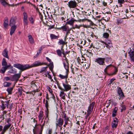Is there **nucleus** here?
I'll return each instance as SVG.
<instances>
[{
  "mask_svg": "<svg viewBox=\"0 0 134 134\" xmlns=\"http://www.w3.org/2000/svg\"><path fill=\"white\" fill-rule=\"evenodd\" d=\"M121 107L122 108L121 109V112H122L123 110H126V107L125 105L121 104Z\"/></svg>",
  "mask_w": 134,
  "mask_h": 134,
  "instance_id": "864d4df0",
  "label": "nucleus"
},
{
  "mask_svg": "<svg viewBox=\"0 0 134 134\" xmlns=\"http://www.w3.org/2000/svg\"><path fill=\"white\" fill-rule=\"evenodd\" d=\"M69 68H68L67 69H65L66 70V75H63L60 74H59V77L62 79H67L68 77V72H69Z\"/></svg>",
  "mask_w": 134,
  "mask_h": 134,
  "instance_id": "dca6fc26",
  "label": "nucleus"
},
{
  "mask_svg": "<svg viewBox=\"0 0 134 134\" xmlns=\"http://www.w3.org/2000/svg\"><path fill=\"white\" fill-rule=\"evenodd\" d=\"M11 125V124H9V123L8 124L5 125L3 127V130L6 131L10 127Z\"/></svg>",
  "mask_w": 134,
  "mask_h": 134,
  "instance_id": "bb28decb",
  "label": "nucleus"
},
{
  "mask_svg": "<svg viewBox=\"0 0 134 134\" xmlns=\"http://www.w3.org/2000/svg\"><path fill=\"white\" fill-rule=\"evenodd\" d=\"M10 101V100H9L4 101L0 100V106L2 110H4L6 107L7 108H8V105Z\"/></svg>",
  "mask_w": 134,
  "mask_h": 134,
  "instance_id": "7ed1b4c3",
  "label": "nucleus"
},
{
  "mask_svg": "<svg viewBox=\"0 0 134 134\" xmlns=\"http://www.w3.org/2000/svg\"><path fill=\"white\" fill-rule=\"evenodd\" d=\"M43 111H40L39 112V115L38 116V117L39 120H41L42 118H43Z\"/></svg>",
  "mask_w": 134,
  "mask_h": 134,
  "instance_id": "412c9836",
  "label": "nucleus"
},
{
  "mask_svg": "<svg viewBox=\"0 0 134 134\" xmlns=\"http://www.w3.org/2000/svg\"><path fill=\"white\" fill-rule=\"evenodd\" d=\"M50 37L51 40L58 39L59 37V35H58L57 36H56L54 34H51L50 35Z\"/></svg>",
  "mask_w": 134,
  "mask_h": 134,
  "instance_id": "aec40b11",
  "label": "nucleus"
},
{
  "mask_svg": "<svg viewBox=\"0 0 134 134\" xmlns=\"http://www.w3.org/2000/svg\"><path fill=\"white\" fill-rule=\"evenodd\" d=\"M11 85V83L10 82H4L3 85L4 87H8L10 86Z\"/></svg>",
  "mask_w": 134,
  "mask_h": 134,
  "instance_id": "49530a36",
  "label": "nucleus"
},
{
  "mask_svg": "<svg viewBox=\"0 0 134 134\" xmlns=\"http://www.w3.org/2000/svg\"><path fill=\"white\" fill-rule=\"evenodd\" d=\"M45 124L44 123H43L42 125L40 124V126L41 127V128L40 130L39 134H42V132L44 126L45 125Z\"/></svg>",
  "mask_w": 134,
  "mask_h": 134,
  "instance_id": "473e14b6",
  "label": "nucleus"
},
{
  "mask_svg": "<svg viewBox=\"0 0 134 134\" xmlns=\"http://www.w3.org/2000/svg\"><path fill=\"white\" fill-rule=\"evenodd\" d=\"M2 65L3 66H5L7 64V63L6 61V59L5 58H3V59L2 62Z\"/></svg>",
  "mask_w": 134,
  "mask_h": 134,
  "instance_id": "f704fd0d",
  "label": "nucleus"
},
{
  "mask_svg": "<svg viewBox=\"0 0 134 134\" xmlns=\"http://www.w3.org/2000/svg\"><path fill=\"white\" fill-rule=\"evenodd\" d=\"M8 72L11 74H15L16 73V71L13 70V67L12 66L10 67V70Z\"/></svg>",
  "mask_w": 134,
  "mask_h": 134,
  "instance_id": "4c0bfd02",
  "label": "nucleus"
},
{
  "mask_svg": "<svg viewBox=\"0 0 134 134\" xmlns=\"http://www.w3.org/2000/svg\"><path fill=\"white\" fill-rule=\"evenodd\" d=\"M109 36V34L105 32L103 33V37L104 38H106V39L108 38Z\"/></svg>",
  "mask_w": 134,
  "mask_h": 134,
  "instance_id": "79ce46f5",
  "label": "nucleus"
},
{
  "mask_svg": "<svg viewBox=\"0 0 134 134\" xmlns=\"http://www.w3.org/2000/svg\"><path fill=\"white\" fill-rule=\"evenodd\" d=\"M46 110L45 111V115L46 117L45 118V119H47V121H46V123L48 122V120H49V118H48V114L49 113V109L48 108L46 109Z\"/></svg>",
  "mask_w": 134,
  "mask_h": 134,
  "instance_id": "5701e85b",
  "label": "nucleus"
},
{
  "mask_svg": "<svg viewBox=\"0 0 134 134\" xmlns=\"http://www.w3.org/2000/svg\"><path fill=\"white\" fill-rule=\"evenodd\" d=\"M120 15V12L119 10L116 11V12H115V11L114 12L113 15H114L115 17L118 16L119 15Z\"/></svg>",
  "mask_w": 134,
  "mask_h": 134,
  "instance_id": "8fccbe9b",
  "label": "nucleus"
},
{
  "mask_svg": "<svg viewBox=\"0 0 134 134\" xmlns=\"http://www.w3.org/2000/svg\"><path fill=\"white\" fill-rule=\"evenodd\" d=\"M56 52L57 55L61 57L62 56V52L60 49H58L56 51Z\"/></svg>",
  "mask_w": 134,
  "mask_h": 134,
  "instance_id": "3c124183",
  "label": "nucleus"
},
{
  "mask_svg": "<svg viewBox=\"0 0 134 134\" xmlns=\"http://www.w3.org/2000/svg\"><path fill=\"white\" fill-rule=\"evenodd\" d=\"M105 59L101 58H98L96 59L95 61L100 65H104Z\"/></svg>",
  "mask_w": 134,
  "mask_h": 134,
  "instance_id": "0eeeda50",
  "label": "nucleus"
},
{
  "mask_svg": "<svg viewBox=\"0 0 134 134\" xmlns=\"http://www.w3.org/2000/svg\"><path fill=\"white\" fill-rule=\"evenodd\" d=\"M124 21L122 19L118 18L117 20V24L118 25L120 24Z\"/></svg>",
  "mask_w": 134,
  "mask_h": 134,
  "instance_id": "c9c22d12",
  "label": "nucleus"
},
{
  "mask_svg": "<svg viewBox=\"0 0 134 134\" xmlns=\"http://www.w3.org/2000/svg\"><path fill=\"white\" fill-rule=\"evenodd\" d=\"M20 71L19 72V74H15L13 76L11 79L12 81H17L19 79L20 77L21 72L22 71L21 70H20Z\"/></svg>",
  "mask_w": 134,
  "mask_h": 134,
  "instance_id": "423d86ee",
  "label": "nucleus"
},
{
  "mask_svg": "<svg viewBox=\"0 0 134 134\" xmlns=\"http://www.w3.org/2000/svg\"><path fill=\"white\" fill-rule=\"evenodd\" d=\"M112 66L111 64H110L107 66L104 69V71L105 74L108 75L109 74L107 72V70L109 69Z\"/></svg>",
  "mask_w": 134,
  "mask_h": 134,
  "instance_id": "c756f323",
  "label": "nucleus"
},
{
  "mask_svg": "<svg viewBox=\"0 0 134 134\" xmlns=\"http://www.w3.org/2000/svg\"><path fill=\"white\" fill-rule=\"evenodd\" d=\"M23 90L22 88L21 87H20L18 89V93L20 96L22 95V91Z\"/></svg>",
  "mask_w": 134,
  "mask_h": 134,
  "instance_id": "a19ab883",
  "label": "nucleus"
},
{
  "mask_svg": "<svg viewBox=\"0 0 134 134\" xmlns=\"http://www.w3.org/2000/svg\"><path fill=\"white\" fill-rule=\"evenodd\" d=\"M117 93L119 96L121 97L125 96L124 93L120 87H118Z\"/></svg>",
  "mask_w": 134,
  "mask_h": 134,
  "instance_id": "4468645a",
  "label": "nucleus"
},
{
  "mask_svg": "<svg viewBox=\"0 0 134 134\" xmlns=\"http://www.w3.org/2000/svg\"><path fill=\"white\" fill-rule=\"evenodd\" d=\"M48 68V66L42 68L41 69V70L40 72V73H42V74H43V73L45 72L46 71H47V69Z\"/></svg>",
  "mask_w": 134,
  "mask_h": 134,
  "instance_id": "a878e982",
  "label": "nucleus"
},
{
  "mask_svg": "<svg viewBox=\"0 0 134 134\" xmlns=\"http://www.w3.org/2000/svg\"><path fill=\"white\" fill-rule=\"evenodd\" d=\"M63 116L62 117L63 118H64V119H66V118H69L67 116L66 114H65V113L63 112Z\"/></svg>",
  "mask_w": 134,
  "mask_h": 134,
  "instance_id": "bf43d9fd",
  "label": "nucleus"
},
{
  "mask_svg": "<svg viewBox=\"0 0 134 134\" xmlns=\"http://www.w3.org/2000/svg\"><path fill=\"white\" fill-rule=\"evenodd\" d=\"M7 69L5 66H3L1 69V73L2 74L4 73Z\"/></svg>",
  "mask_w": 134,
  "mask_h": 134,
  "instance_id": "09e8293b",
  "label": "nucleus"
},
{
  "mask_svg": "<svg viewBox=\"0 0 134 134\" xmlns=\"http://www.w3.org/2000/svg\"><path fill=\"white\" fill-rule=\"evenodd\" d=\"M58 88L63 91V88L60 86L59 84L58 83L57 84Z\"/></svg>",
  "mask_w": 134,
  "mask_h": 134,
  "instance_id": "680f3d73",
  "label": "nucleus"
},
{
  "mask_svg": "<svg viewBox=\"0 0 134 134\" xmlns=\"http://www.w3.org/2000/svg\"><path fill=\"white\" fill-rule=\"evenodd\" d=\"M113 66L115 68V70L114 71L112 74H109L108 75H109L112 76L113 75H115L116 74V73L118 72V69L116 68L114 66Z\"/></svg>",
  "mask_w": 134,
  "mask_h": 134,
  "instance_id": "ea45409f",
  "label": "nucleus"
},
{
  "mask_svg": "<svg viewBox=\"0 0 134 134\" xmlns=\"http://www.w3.org/2000/svg\"><path fill=\"white\" fill-rule=\"evenodd\" d=\"M45 107L46 109L48 108L49 105L48 101L47 100H46V103H45Z\"/></svg>",
  "mask_w": 134,
  "mask_h": 134,
  "instance_id": "13d9d810",
  "label": "nucleus"
},
{
  "mask_svg": "<svg viewBox=\"0 0 134 134\" xmlns=\"http://www.w3.org/2000/svg\"><path fill=\"white\" fill-rule=\"evenodd\" d=\"M29 20L31 23L32 24H34V18L33 17H30L29 18Z\"/></svg>",
  "mask_w": 134,
  "mask_h": 134,
  "instance_id": "603ef678",
  "label": "nucleus"
},
{
  "mask_svg": "<svg viewBox=\"0 0 134 134\" xmlns=\"http://www.w3.org/2000/svg\"><path fill=\"white\" fill-rule=\"evenodd\" d=\"M71 72L73 74H75V73H77V72L78 69L76 67H75L74 68H72L71 67Z\"/></svg>",
  "mask_w": 134,
  "mask_h": 134,
  "instance_id": "393cba45",
  "label": "nucleus"
},
{
  "mask_svg": "<svg viewBox=\"0 0 134 134\" xmlns=\"http://www.w3.org/2000/svg\"><path fill=\"white\" fill-rule=\"evenodd\" d=\"M60 96L61 97V98L63 99H65V94L63 91H62L60 92Z\"/></svg>",
  "mask_w": 134,
  "mask_h": 134,
  "instance_id": "c85d7f7f",
  "label": "nucleus"
},
{
  "mask_svg": "<svg viewBox=\"0 0 134 134\" xmlns=\"http://www.w3.org/2000/svg\"><path fill=\"white\" fill-rule=\"evenodd\" d=\"M39 126H40V124H37L36 123L35 125V128L33 129L34 134H37L36 132L38 131L39 129Z\"/></svg>",
  "mask_w": 134,
  "mask_h": 134,
  "instance_id": "a211bd4d",
  "label": "nucleus"
},
{
  "mask_svg": "<svg viewBox=\"0 0 134 134\" xmlns=\"http://www.w3.org/2000/svg\"><path fill=\"white\" fill-rule=\"evenodd\" d=\"M23 21L24 25V26L27 25L29 23L28 19H23Z\"/></svg>",
  "mask_w": 134,
  "mask_h": 134,
  "instance_id": "c03bdc74",
  "label": "nucleus"
},
{
  "mask_svg": "<svg viewBox=\"0 0 134 134\" xmlns=\"http://www.w3.org/2000/svg\"><path fill=\"white\" fill-rule=\"evenodd\" d=\"M46 59L49 62L51 63V60L48 57H46Z\"/></svg>",
  "mask_w": 134,
  "mask_h": 134,
  "instance_id": "338daca9",
  "label": "nucleus"
},
{
  "mask_svg": "<svg viewBox=\"0 0 134 134\" xmlns=\"http://www.w3.org/2000/svg\"><path fill=\"white\" fill-rule=\"evenodd\" d=\"M47 75H48V77L50 79H52V77L50 75L49 73L47 72Z\"/></svg>",
  "mask_w": 134,
  "mask_h": 134,
  "instance_id": "0e129e2a",
  "label": "nucleus"
},
{
  "mask_svg": "<svg viewBox=\"0 0 134 134\" xmlns=\"http://www.w3.org/2000/svg\"><path fill=\"white\" fill-rule=\"evenodd\" d=\"M23 19H28V16L26 12H24L23 13Z\"/></svg>",
  "mask_w": 134,
  "mask_h": 134,
  "instance_id": "58836bf2",
  "label": "nucleus"
},
{
  "mask_svg": "<svg viewBox=\"0 0 134 134\" xmlns=\"http://www.w3.org/2000/svg\"><path fill=\"white\" fill-rule=\"evenodd\" d=\"M130 57L131 61L134 62V51H133L130 48V50L128 52Z\"/></svg>",
  "mask_w": 134,
  "mask_h": 134,
  "instance_id": "1a4fd4ad",
  "label": "nucleus"
},
{
  "mask_svg": "<svg viewBox=\"0 0 134 134\" xmlns=\"http://www.w3.org/2000/svg\"><path fill=\"white\" fill-rule=\"evenodd\" d=\"M16 19L17 18L16 16L12 17L9 21V25L11 26L12 25H15Z\"/></svg>",
  "mask_w": 134,
  "mask_h": 134,
  "instance_id": "9b49d317",
  "label": "nucleus"
},
{
  "mask_svg": "<svg viewBox=\"0 0 134 134\" xmlns=\"http://www.w3.org/2000/svg\"><path fill=\"white\" fill-rule=\"evenodd\" d=\"M82 14H85L86 15H89V14H88L87 12V10L86 11H84L82 12Z\"/></svg>",
  "mask_w": 134,
  "mask_h": 134,
  "instance_id": "052dcab7",
  "label": "nucleus"
},
{
  "mask_svg": "<svg viewBox=\"0 0 134 134\" xmlns=\"http://www.w3.org/2000/svg\"><path fill=\"white\" fill-rule=\"evenodd\" d=\"M13 89V87H9L7 88L6 91L8 92V94H11L12 93V91Z\"/></svg>",
  "mask_w": 134,
  "mask_h": 134,
  "instance_id": "72a5a7b5",
  "label": "nucleus"
},
{
  "mask_svg": "<svg viewBox=\"0 0 134 134\" xmlns=\"http://www.w3.org/2000/svg\"><path fill=\"white\" fill-rule=\"evenodd\" d=\"M102 42L104 43L105 44H110L111 43V40H109L107 39L105 40V42L102 41Z\"/></svg>",
  "mask_w": 134,
  "mask_h": 134,
  "instance_id": "e433bc0d",
  "label": "nucleus"
},
{
  "mask_svg": "<svg viewBox=\"0 0 134 134\" xmlns=\"http://www.w3.org/2000/svg\"><path fill=\"white\" fill-rule=\"evenodd\" d=\"M48 66H49L50 70L51 71L53 72V69L54 67L53 62H52L50 63L48 65Z\"/></svg>",
  "mask_w": 134,
  "mask_h": 134,
  "instance_id": "7c9ffc66",
  "label": "nucleus"
},
{
  "mask_svg": "<svg viewBox=\"0 0 134 134\" xmlns=\"http://www.w3.org/2000/svg\"><path fill=\"white\" fill-rule=\"evenodd\" d=\"M125 1L126 2V0L125 1L124 0H118V3L121 5L124 3Z\"/></svg>",
  "mask_w": 134,
  "mask_h": 134,
  "instance_id": "5fc2aeb1",
  "label": "nucleus"
},
{
  "mask_svg": "<svg viewBox=\"0 0 134 134\" xmlns=\"http://www.w3.org/2000/svg\"><path fill=\"white\" fill-rule=\"evenodd\" d=\"M47 89L48 90L49 92L51 93L52 94V89L49 86H47Z\"/></svg>",
  "mask_w": 134,
  "mask_h": 134,
  "instance_id": "4d7b16f0",
  "label": "nucleus"
},
{
  "mask_svg": "<svg viewBox=\"0 0 134 134\" xmlns=\"http://www.w3.org/2000/svg\"><path fill=\"white\" fill-rule=\"evenodd\" d=\"M115 80V79L114 78H113L111 79L110 80V82L108 84V85L109 86H111V84H113L114 83V82H113V81Z\"/></svg>",
  "mask_w": 134,
  "mask_h": 134,
  "instance_id": "a18cd8bd",
  "label": "nucleus"
},
{
  "mask_svg": "<svg viewBox=\"0 0 134 134\" xmlns=\"http://www.w3.org/2000/svg\"><path fill=\"white\" fill-rule=\"evenodd\" d=\"M118 119L115 118L114 119L113 121L112 122V127L113 128H116L118 125Z\"/></svg>",
  "mask_w": 134,
  "mask_h": 134,
  "instance_id": "ddd939ff",
  "label": "nucleus"
},
{
  "mask_svg": "<svg viewBox=\"0 0 134 134\" xmlns=\"http://www.w3.org/2000/svg\"><path fill=\"white\" fill-rule=\"evenodd\" d=\"M65 124L64 125H66L68 124V121H69V118H66V119H64Z\"/></svg>",
  "mask_w": 134,
  "mask_h": 134,
  "instance_id": "6e6d98bb",
  "label": "nucleus"
},
{
  "mask_svg": "<svg viewBox=\"0 0 134 134\" xmlns=\"http://www.w3.org/2000/svg\"><path fill=\"white\" fill-rule=\"evenodd\" d=\"M77 5V3L74 0L70 1L68 2V6L70 8H75L76 7Z\"/></svg>",
  "mask_w": 134,
  "mask_h": 134,
  "instance_id": "39448f33",
  "label": "nucleus"
},
{
  "mask_svg": "<svg viewBox=\"0 0 134 134\" xmlns=\"http://www.w3.org/2000/svg\"><path fill=\"white\" fill-rule=\"evenodd\" d=\"M43 65H47V64L46 63L41 62L39 61H35L30 66L28 64L23 65L17 63L14 64L13 66L21 70L22 71H23L32 67L37 66Z\"/></svg>",
  "mask_w": 134,
  "mask_h": 134,
  "instance_id": "f257e3e1",
  "label": "nucleus"
},
{
  "mask_svg": "<svg viewBox=\"0 0 134 134\" xmlns=\"http://www.w3.org/2000/svg\"><path fill=\"white\" fill-rule=\"evenodd\" d=\"M94 10L93 9H92V10H91L90 9H88L87 10V12L88 14H89V15H91L92 14V13H93Z\"/></svg>",
  "mask_w": 134,
  "mask_h": 134,
  "instance_id": "de8ad7c7",
  "label": "nucleus"
},
{
  "mask_svg": "<svg viewBox=\"0 0 134 134\" xmlns=\"http://www.w3.org/2000/svg\"><path fill=\"white\" fill-rule=\"evenodd\" d=\"M0 2L2 5L5 7L6 5H8L9 6L10 5V4L5 1V0H0Z\"/></svg>",
  "mask_w": 134,
  "mask_h": 134,
  "instance_id": "4be33fe9",
  "label": "nucleus"
},
{
  "mask_svg": "<svg viewBox=\"0 0 134 134\" xmlns=\"http://www.w3.org/2000/svg\"><path fill=\"white\" fill-rule=\"evenodd\" d=\"M52 132V129H49L48 132V134H51Z\"/></svg>",
  "mask_w": 134,
  "mask_h": 134,
  "instance_id": "774afa93",
  "label": "nucleus"
},
{
  "mask_svg": "<svg viewBox=\"0 0 134 134\" xmlns=\"http://www.w3.org/2000/svg\"><path fill=\"white\" fill-rule=\"evenodd\" d=\"M68 54V53H66V54L64 55L63 57L65 58L64 60L66 62V63H65L64 62H63V64L64 66L65 69H67L68 68H69V63L68 62V60L67 59V58L66 57V55Z\"/></svg>",
  "mask_w": 134,
  "mask_h": 134,
  "instance_id": "6e6552de",
  "label": "nucleus"
},
{
  "mask_svg": "<svg viewBox=\"0 0 134 134\" xmlns=\"http://www.w3.org/2000/svg\"><path fill=\"white\" fill-rule=\"evenodd\" d=\"M58 29L59 30H62L63 31H66L68 29L67 26L65 25L61 27L58 28Z\"/></svg>",
  "mask_w": 134,
  "mask_h": 134,
  "instance_id": "2f4dec72",
  "label": "nucleus"
},
{
  "mask_svg": "<svg viewBox=\"0 0 134 134\" xmlns=\"http://www.w3.org/2000/svg\"><path fill=\"white\" fill-rule=\"evenodd\" d=\"M87 21L90 23V24L91 25H93V22L90 20H89L87 19H79L77 20H76L74 19L73 18H71L70 20H69L66 23L67 24H69L70 25H72L74 23V22L75 21H79V22H81L84 21Z\"/></svg>",
  "mask_w": 134,
  "mask_h": 134,
  "instance_id": "f03ea898",
  "label": "nucleus"
},
{
  "mask_svg": "<svg viewBox=\"0 0 134 134\" xmlns=\"http://www.w3.org/2000/svg\"><path fill=\"white\" fill-rule=\"evenodd\" d=\"M95 103L94 102H93L91 103L90 104L87 111V112L91 114L93 111L94 105L95 104Z\"/></svg>",
  "mask_w": 134,
  "mask_h": 134,
  "instance_id": "f8f14e48",
  "label": "nucleus"
},
{
  "mask_svg": "<svg viewBox=\"0 0 134 134\" xmlns=\"http://www.w3.org/2000/svg\"><path fill=\"white\" fill-rule=\"evenodd\" d=\"M77 60L79 63V64L80 63V62H81V63H83V62L82 61V62H81V59H80V58L79 57H78L77 58Z\"/></svg>",
  "mask_w": 134,
  "mask_h": 134,
  "instance_id": "e2e57ef3",
  "label": "nucleus"
},
{
  "mask_svg": "<svg viewBox=\"0 0 134 134\" xmlns=\"http://www.w3.org/2000/svg\"><path fill=\"white\" fill-rule=\"evenodd\" d=\"M11 29L10 31V35L12 36L14 32L17 28V26L15 25H12L11 26Z\"/></svg>",
  "mask_w": 134,
  "mask_h": 134,
  "instance_id": "2eb2a0df",
  "label": "nucleus"
},
{
  "mask_svg": "<svg viewBox=\"0 0 134 134\" xmlns=\"http://www.w3.org/2000/svg\"><path fill=\"white\" fill-rule=\"evenodd\" d=\"M28 37L29 41L30 43L32 44H33L34 43V41L32 36L30 35L28 36Z\"/></svg>",
  "mask_w": 134,
  "mask_h": 134,
  "instance_id": "cd10ccee",
  "label": "nucleus"
},
{
  "mask_svg": "<svg viewBox=\"0 0 134 134\" xmlns=\"http://www.w3.org/2000/svg\"><path fill=\"white\" fill-rule=\"evenodd\" d=\"M3 26L5 28H7L8 25V19L7 17L5 18L4 20Z\"/></svg>",
  "mask_w": 134,
  "mask_h": 134,
  "instance_id": "f3484780",
  "label": "nucleus"
},
{
  "mask_svg": "<svg viewBox=\"0 0 134 134\" xmlns=\"http://www.w3.org/2000/svg\"><path fill=\"white\" fill-rule=\"evenodd\" d=\"M3 55L5 57L9 59V56L8 55V51L7 48H5L3 50L2 53Z\"/></svg>",
  "mask_w": 134,
  "mask_h": 134,
  "instance_id": "6ab92c4d",
  "label": "nucleus"
},
{
  "mask_svg": "<svg viewBox=\"0 0 134 134\" xmlns=\"http://www.w3.org/2000/svg\"><path fill=\"white\" fill-rule=\"evenodd\" d=\"M63 85L64 88V89L63 90V91H67L71 89V86L68 83L65 84L63 83Z\"/></svg>",
  "mask_w": 134,
  "mask_h": 134,
  "instance_id": "9d476101",
  "label": "nucleus"
},
{
  "mask_svg": "<svg viewBox=\"0 0 134 134\" xmlns=\"http://www.w3.org/2000/svg\"><path fill=\"white\" fill-rule=\"evenodd\" d=\"M118 110V108L116 107H115L114 109L112 114V116L113 117H115L116 114V112Z\"/></svg>",
  "mask_w": 134,
  "mask_h": 134,
  "instance_id": "b1692460",
  "label": "nucleus"
},
{
  "mask_svg": "<svg viewBox=\"0 0 134 134\" xmlns=\"http://www.w3.org/2000/svg\"><path fill=\"white\" fill-rule=\"evenodd\" d=\"M56 125L57 127L59 126L61 127L63 125L64 123V120L61 118H59L58 119H56Z\"/></svg>",
  "mask_w": 134,
  "mask_h": 134,
  "instance_id": "20e7f679",
  "label": "nucleus"
},
{
  "mask_svg": "<svg viewBox=\"0 0 134 134\" xmlns=\"http://www.w3.org/2000/svg\"><path fill=\"white\" fill-rule=\"evenodd\" d=\"M58 43L60 45L62 44L63 45L66 44L65 41H64L62 39L59 40L58 42Z\"/></svg>",
  "mask_w": 134,
  "mask_h": 134,
  "instance_id": "37998d69",
  "label": "nucleus"
},
{
  "mask_svg": "<svg viewBox=\"0 0 134 134\" xmlns=\"http://www.w3.org/2000/svg\"><path fill=\"white\" fill-rule=\"evenodd\" d=\"M109 44H107L105 45V47H107V48H109V49H110V48L111 47V46H110L109 45Z\"/></svg>",
  "mask_w": 134,
  "mask_h": 134,
  "instance_id": "69168bd1",
  "label": "nucleus"
}]
</instances>
